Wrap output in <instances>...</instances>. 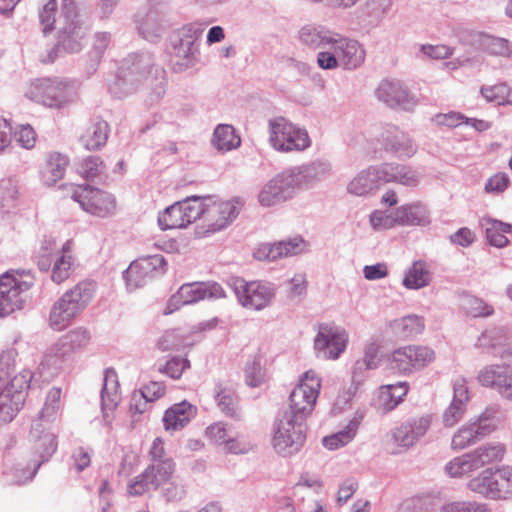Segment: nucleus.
Instances as JSON below:
<instances>
[{"instance_id":"obj_37","label":"nucleus","mask_w":512,"mask_h":512,"mask_svg":"<svg viewBox=\"0 0 512 512\" xmlns=\"http://www.w3.org/2000/svg\"><path fill=\"white\" fill-rule=\"evenodd\" d=\"M478 470L486 465L501 461L506 453V447L500 442H489L471 451Z\"/></svg>"},{"instance_id":"obj_41","label":"nucleus","mask_w":512,"mask_h":512,"mask_svg":"<svg viewBox=\"0 0 512 512\" xmlns=\"http://www.w3.org/2000/svg\"><path fill=\"white\" fill-rule=\"evenodd\" d=\"M241 139L236 134L233 126L219 124L213 134L212 144L219 151H230L240 146Z\"/></svg>"},{"instance_id":"obj_16","label":"nucleus","mask_w":512,"mask_h":512,"mask_svg":"<svg viewBox=\"0 0 512 512\" xmlns=\"http://www.w3.org/2000/svg\"><path fill=\"white\" fill-rule=\"evenodd\" d=\"M348 343V333L340 326L322 323L318 326L314 338V349L317 357L326 360H336L345 351Z\"/></svg>"},{"instance_id":"obj_14","label":"nucleus","mask_w":512,"mask_h":512,"mask_svg":"<svg viewBox=\"0 0 512 512\" xmlns=\"http://www.w3.org/2000/svg\"><path fill=\"white\" fill-rule=\"evenodd\" d=\"M202 213L201 197L191 196L167 207L158 216L162 230L185 228L200 218Z\"/></svg>"},{"instance_id":"obj_50","label":"nucleus","mask_w":512,"mask_h":512,"mask_svg":"<svg viewBox=\"0 0 512 512\" xmlns=\"http://www.w3.org/2000/svg\"><path fill=\"white\" fill-rule=\"evenodd\" d=\"M501 409L498 405L487 407L480 415L472 419L479 425L486 428V434L494 432L502 421Z\"/></svg>"},{"instance_id":"obj_23","label":"nucleus","mask_w":512,"mask_h":512,"mask_svg":"<svg viewBox=\"0 0 512 512\" xmlns=\"http://www.w3.org/2000/svg\"><path fill=\"white\" fill-rule=\"evenodd\" d=\"M470 401L469 388L464 378H457L453 383V398L450 405L442 414V423L445 427L455 426L465 415Z\"/></svg>"},{"instance_id":"obj_15","label":"nucleus","mask_w":512,"mask_h":512,"mask_svg":"<svg viewBox=\"0 0 512 512\" xmlns=\"http://www.w3.org/2000/svg\"><path fill=\"white\" fill-rule=\"evenodd\" d=\"M434 358L435 353L429 347L409 345L394 350L388 362L391 370L407 375L426 367Z\"/></svg>"},{"instance_id":"obj_6","label":"nucleus","mask_w":512,"mask_h":512,"mask_svg":"<svg viewBox=\"0 0 512 512\" xmlns=\"http://www.w3.org/2000/svg\"><path fill=\"white\" fill-rule=\"evenodd\" d=\"M56 436L50 431V425L42 421H33L28 436L27 463L16 468V483L31 480L39 467L56 452Z\"/></svg>"},{"instance_id":"obj_28","label":"nucleus","mask_w":512,"mask_h":512,"mask_svg":"<svg viewBox=\"0 0 512 512\" xmlns=\"http://www.w3.org/2000/svg\"><path fill=\"white\" fill-rule=\"evenodd\" d=\"M120 399L117 373L113 368H107L104 373L101 390V408L103 417L108 424L112 421L109 412H113L116 409Z\"/></svg>"},{"instance_id":"obj_42","label":"nucleus","mask_w":512,"mask_h":512,"mask_svg":"<svg viewBox=\"0 0 512 512\" xmlns=\"http://www.w3.org/2000/svg\"><path fill=\"white\" fill-rule=\"evenodd\" d=\"M151 482L158 489L161 485L168 483L175 472V462L171 458L152 462L146 468Z\"/></svg>"},{"instance_id":"obj_7","label":"nucleus","mask_w":512,"mask_h":512,"mask_svg":"<svg viewBox=\"0 0 512 512\" xmlns=\"http://www.w3.org/2000/svg\"><path fill=\"white\" fill-rule=\"evenodd\" d=\"M307 424L290 413L280 411L271 431V445L283 457L298 453L306 440Z\"/></svg>"},{"instance_id":"obj_24","label":"nucleus","mask_w":512,"mask_h":512,"mask_svg":"<svg viewBox=\"0 0 512 512\" xmlns=\"http://www.w3.org/2000/svg\"><path fill=\"white\" fill-rule=\"evenodd\" d=\"M384 149L399 158H411L417 152L412 138L395 126H388L381 135Z\"/></svg>"},{"instance_id":"obj_11","label":"nucleus","mask_w":512,"mask_h":512,"mask_svg":"<svg viewBox=\"0 0 512 512\" xmlns=\"http://www.w3.org/2000/svg\"><path fill=\"white\" fill-rule=\"evenodd\" d=\"M229 286L236 295L239 304L252 311H262L269 307L276 296V288L274 284L269 282H247L238 277L230 279Z\"/></svg>"},{"instance_id":"obj_21","label":"nucleus","mask_w":512,"mask_h":512,"mask_svg":"<svg viewBox=\"0 0 512 512\" xmlns=\"http://www.w3.org/2000/svg\"><path fill=\"white\" fill-rule=\"evenodd\" d=\"M201 30L193 26H185L181 30L179 42L174 45L172 61L175 71H183L193 65L198 51L196 41L201 35Z\"/></svg>"},{"instance_id":"obj_22","label":"nucleus","mask_w":512,"mask_h":512,"mask_svg":"<svg viewBox=\"0 0 512 512\" xmlns=\"http://www.w3.org/2000/svg\"><path fill=\"white\" fill-rule=\"evenodd\" d=\"M477 379L482 386L494 389L504 399L512 400V366H485L479 371Z\"/></svg>"},{"instance_id":"obj_4","label":"nucleus","mask_w":512,"mask_h":512,"mask_svg":"<svg viewBox=\"0 0 512 512\" xmlns=\"http://www.w3.org/2000/svg\"><path fill=\"white\" fill-rule=\"evenodd\" d=\"M95 291L96 285L85 280L63 293L50 309L49 326L56 331L67 328L89 306Z\"/></svg>"},{"instance_id":"obj_26","label":"nucleus","mask_w":512,"mask_h":512,"mask_svg":"<svg viewBox=\"0 0 512 512\" xmlns=\"http://www.w3.org/2000/svg\"><path fill=\"white\" fill-rule=\"evenodd\" d=\"M90 339L91 335L87 329L77 327L61 336L50 348V352L56 357L63 358L86 347Z\"/></svg>"},{"instance_id":"obj_8","label":"nucleus","mask_w":512,"mask_h":512,"mask_svg":"<svg viewBox=\"0 0 512 512\" xmlns=\"http://www.w3.org/2000/svg\"><path fill=\"white\" fill-rule=\"evenodd\" d=\"M27 95L46 107L61 109L73 101L76 91L70 80L59 77L40 78L32 82Z\"/></svg>"},{"instance_id":"obj_46","label":"nucleus","mask_w":512,"mask_h":512,"mask_svg":"<svg viewBox=\"0 0 512 512\" xmlns=\"http://www.w3.org/2000/svg\"><path fill=\"white\" fill-rule=\"evenodd\" d=\"M512 232V225L498 220H487L485 234L488 242L497 248H503L508 244L506 233Z\"/></svg>"},{"instance_id":"obj_59","label":"nucleus","mask_w":512,"mask_h":512,"mask_svg":"<svg viewBox=\"0 0 512 512\" xmlns=\"http://www.w3.org/2000/svg\"><path fill=\"white\" fill-rule=\"evenodd\" d=\"M484 48L491 55L502 57H510L512 55L509 41L503 38L488 37L484 42Z\"/></svg>"},{"instance_id":"obj_3","label":"nucleus","mask_w":512,"mask_h":512,"mask_svg":"<svg viewBox=\"0 0 512 512\" xmlns=\"http://www.w3.org/2000/svg\"><path fill=\"white\" fill-rule=\"evenodd\" d=\"M330 170L331 166L327 161L316 160L284 170L266 184L273 189L282 202H285L292 199L300 190L307 189L326 178Z\"/></svg>"},{"instance_id":"obj_27","label":"nucleus","mask_w":512,"mask_h":512,"mask_svg":"<svg viewBox=\"0 0 512 512\" xmlns=\"http://www.w3.org/2000/svg\"><path fill=\"white\" fill-rule=\"evenodd\" d=\"M382 183H398L407 187H416L420 183V174L411 166L399 163L379 165Z\"/></svg>"},{"instance_id":"obj_5","label":"nucleus","mask_w":512,"mask_h":512,"mask_svg":"<svg viewBox=\"0 0 512 512\" xmlns=\"http://www.w3.org/2000/svg\"><path fill=\"white\" fill-rule=\"evenodd\" d=\"M32 373L22 370L14 373V367L0 360V422H10L25 402Z\"/></svg>"},{"instance_id":"obj_44","label":"nucleus","mask_w":512,"mask_h":512,"mask_svg":"<svg viewBox=\"0 0 512 512\" xmlns=\"http://www.w3.org/2000/svg\"><path fill=\"white\" fill-rule=\"evenodd\" d=\"M214 397L219 409L229 417H238V401L235 392L223 384L215 386Z\"/></svg>"},{"instance_id":"obj_13","label":"nucleus","mask_w":512,"mask_h":512,"mask_svg":"<svg viewBox=\"0 0 512 512\" xmlns=\"http://www.w3.org/2000/svg\"><path fill=\"white\" fill-rule=\"evenodd\" d=\"M71 189V199L91 215L104 218L115 213L116 199L112 194L88 185L71 186Z\"/></svg>"},{"instance_id":"obj_43","label":"nucleus","mask_w":512,"mask_h":512,"mask_svg":"<svg viewBox=\"0 0 512 512\" xmlns=\"http://www.w3.org/2000/svg\"><path fill=\"white\" fill-rule=\"evenodd\" d=\"M359 424L360 420H358L357 418H353L352 420L349 421V423L346 425L344 429L330 436L324 437L322 440L324 447H326L329 450H335L348 444L356 436Z\"/></svg>"},{"instance_id":"obj_30","label":"nucleus","mask_w":512,"mask_h":512,"mask_svg":"<svg viewBox=\"0 0 512 512\" xmlns=\"http://www.w3.org/2000/svg\"><path fill=\"white\" fill-rule=\"evenodd\" d=\"M488 436L486 428L479 426L472 418L461 425L454 433L451 440V449L454 451L464 450L483 438Z\"/></svg>"},{"instance_id":"obj_34","label":"nucleus","mask_w":512,"mask_h":512,"mask_svg":"<svg viewBox=\"0 0 512 512\" xmlns=\"http://www.w3.org/2000/svg\"><path fill=\"white\" fill-rule=\"evenodd\" d=\"M86 35L85 29L81 24H76L73 20L61 28L58 36V43L66 53H78L83 48V39Z\"/></svg>"},{"instance_id":"obj_58","label":"nucleus","mask_w":512,"mask_h":512,"mask_svg":"<svg viewBox=\"0 0 512 512\" xmlns=\"http://www.w3.org/2000/svg\"><path fill=\"white\" fill-rule=\"evenodd\" d=\"M57 11V1L48 0L39 12V20L44 35H47L54 29L55 15Z\"/></svg>"},{"instance_id":"obj_1","label":"nucleus","mask_w":512,"mask_h":512,"mask_svg":"<svg viewBox=\"0 0 512 512\" xmlns=\"http://www.w3.org/2000/svg\"><path fill=\"white\" fill-rule=\"evenodd\" d=\"M297 40L305 49L318 51L316 63L323 70H334L340 66L354 70L365 60V49L357 40L324 25H303L297 32Z\"/></svg>"},{"instance_id":"obj_18","label":"nucleus","mask_w":512,"mask_h":512,"mask_svg":"<svg viewBox=\"0 0 512 512\" xmlns=\"http://www.w3.org/2000/svg\"><path fill=\"white\" fill-rule=\"evenodd\" d=\"M166 264L165 258L160 254L140 257L133 261L123 272L127 289L133 291L143 286L149 279L162 275Z\"/></svg>"},{"instance_id":"obj_17","label":"nucleus","mask_w":512,"mask_h":512,"mask_svg":"<svg viewBox=\"0 0 512 512\" xmlns=\"http://www.w3.org/2000/svg\"><path fill=\"white\" fill-rule=\"evenodd\" d=\"M374 93L378 101L392 109L412 111L418 104L415 95L406 84L396 78L381 80Z\"/></svg>"},{"instance_id":"obj_63","label":"nucleus","mask_w":512,"mask_h":512,"mask_svg":"<svg viewBox=\"0 0 512 512\" xmlns=\"http://www.w3.org/2000/svg\"><path fill=\"white\" fill-rule=\"evenodd\" d=\"M399 403H401V401L394 398L389 387H385L384 385L380 387L376 399V407L381 413H388L392 411L399 405Z\"/></svg>"},{"instance_id":"obj_53","label":"nucleus","mask_w":512,"mask_h":512,"mask_svg":"<svg viewBox=\"0 0 512 512\" xmlns=\"http://www.w3.org/2000/svg\"><path fill=\"white\" fill-rule=\"evenodd\" d=\"M440 512H492L486 503L462 500L447 503L441 507Z\"/></svg>"},{"instance_id":"obj_48","label":"nucleus","mask_w":512,"mask_h":512,"mask_svg":"<svg viewBox=\"0 0 512 512\" xmlns=\"http://www.w3.org/2000/svg\"><path fill=\"white\" fill-rule=\"evenodd\" d=\"M446 473L451 477H462L478 470L471 452L455 457L445 466Z\"/></svg>"},{"instance_id":"obj_39","label":"nucleus","mask_w":512,"mask_h":512,"mask_svg":"<svg viewBox=\"0 0 512 512\" xmlns=\"http://www.w3.org/2000/svg\"><path fill=\"white\" fill-rule=\"evenodd\" d=\"M108 134V123L106 121H97L80 137V141L87 150H97L106 144Z\"/></svg>"},{"instance_id":"obj_55","label":"nucleus","mask_w":512,"mask_h":512,"mask_svg":"<svg viewBox=\"0 0 512 512\" xmlns=\"http://www.w3.org/2000/svg\"><path fill=\"white\" fill-rule=\"evenodd\" d=\"M73 257L71 254H62L56 259L53 268L51 278L52 280L60 284L69 278L72 272Z\"/></svg>"},{"instance_id":"obj_49","label":"nucleus","mask_w":512,"mask_h":512,"mask_svg":"<svg viewBox=\"0 0 512 512\" xmlns=\"http://www.w3.org/2000/svg\"><path fill=\"white\" fill-rule=\"evenodd\" d=\"M61 389L53 387L49 390L46 396V400L43 408L41 409L39 416L34 421H42L45 424L50 425L55 420L57 412L60 408Z\"/></svg>"},{"instance_id":"obj_25","label":"nucleus","mask_w":512,"mask_h":512,"mask_svg":"<svg viewBox=\"0 0 512 512\" xmlns=\"http://www.w3.org/2000/svg\"><path fill=\"white\" fill-rule=\"evenodd\" d=\"M304 250V240L301 237L262 244L255 252L258 260L275 261L282 257L293 256Z\"/></svg>"},{"instance_id":"obj_47","label":"nucleus","mask_w":512,"mask_h":512,"mask_svg":"<svg viewBox=\"0 0 512 512\" xmlns=\"http://www.w3.org/2000/svg\"><path fill=\"white\" fill-rule=\"evenodd\" d=\"M493 470L496 500L512 498V466H501Z\"/></svg>"},{"instance_id":"obj_57","label":"nucleus","mask_w":512,"mask_h":512,"mask_svg":"<svg viewBox=\"0 0 512 512\" xmlns=\"http://www.w3.org/2000/svg\"><path fill=\"white\" fill-rule=\"evenodd\" d=\"M150 490H156V488L151 482L146 469L132 479L127 485V492L130 496H141Z\"/></svg>"},{"instance_id":"obj_2","label":"nucleus","mask_w":512,"mask_h":512,"mask_svg":"<svg viewBox=\"0 0 512 512\" xmlns=\"http://www.w3.org/2000/svg\"><path fill=\"white\" fill-rule=\"evenodd\" d=\"M157 83L153 89L152 101H159L165 94L164 70L152 63L149 55H137L131 62H125L109 91L114 97L122 98L134 93L143 82Z\"/></svg>"},{"instance_id":"obj_33","label":"nucleus","mask_w":512,"mask_h":512,"mask_svg":"<svg viewBox=\"0 0 512 512\" xmlns=\"http://www.w3.org/2000/svg\"><path fill=\"white\" fill-rule=\"evenodd\" d=\"M196 414V407L187 401L176 403L165 411L164 427L167 431L182 429Z\"/></svg>"},{"instance_id":"obj_29","label":"nucleus","mask_w":512,"mask_h":512,"mask_svg":"<svg viewBox=\"0 0 512 512\" xmlns=\"http://www.w3.org/2000/svg\"><path fill=\"white\" fill-rule=\"evenodd\" d=\"M381 183L379 165L370 166L356 174L348 183L347 191L355 196H368L377 191Z\"/></svg>"},{"instance_id":"obj_54","label":"nucleus","mask_w":512,"mask_h":512,"mask_svg":"<svg viewBox=\"0 0 512 512\" xmlns=\"http://www.w3.org/2000/svg\"><path fill=\"white\" fill-rule=\"evenodd\" d=\"M463 305L466 313L474 318L489 317L494 313L493 306L478 297H466Z\"/></svg>"},{"instance_id":"obj_52","label":"nucleus","mask_w":512,"mask_h":512,"mask_svg":"<svg viewBox=\"0 0 512 512\" xmlns=\"http://www.w3.org/2000/svg\"><path fill=\"white\" fill-rule=\"evenodd\" d=\"M506 340V331L502 327L485 330L477 339L475 346L479 348H495Z\"/></svg>"},{"instance_id":"obj_60","label":"nucleus","mask_w":512,"mask_h":512,"mask_svg":"<svg viewBox=\"0 0 512 512\" xmlns=\"http://www.w3.org/2000/svg\"><path fill=\"white\" fill-rule=\"evenodd\" d=\"M370 224L374 230H387L398 225L396 221V211L394 210L391 214H386L382 211H374L370 215Z\"/></svg>"},{"instance_id":"obj_12","label":"nucleus","mask_w":512,"mask_h":512,"mask_svg":"<svg viewBox=\"0 0 512 512\" xmlns=\"http://www.w3.org/2000/svg\"><path fill=\"white\" fill-rule=\"evenodd\" d=\"M268 127L270 144L279 152L302 151L310 146L307 131L284 117L270 119Z\"/></svg>"},{"instance_id":"obj_9","label":"nucleus","mask_w":512,"mask_h":512,"mask_svg":"<svg viewBox=\"0 0 512 512\" xmlns=\"http://www.w3.org/2000/svg\"><path fill=\"white\" fill-rule=\"evenodd\" d=\"M30 273L9 271L0 276V317L21 310L33 286Z\"/></svg>"},{"instance_id":"obj_31","label":"nucleus","mask_w":512,"mask_h":512,"mask_svg":"<svg viewBox=\"0 0 512 512\" xmlns=\"http://www.w3.org/2000/svg\"><path fill=\"white\" fill-rule=\"evenodd\" d=\"M163 15L156 8L140 10L135 15V23L143 38L153 41L162 30Z\"/></svg>"},{"instance_id":"obj_51","label":"nucleus","mask_w":512,"mask_h":512,"mask_svg":"<svg viewBox=\"0 0 512 512\" xmlns=\"http://www.w3.org/2000/svg\"><path fill=\"white\" fill-rule=\"evenodd\" d=\"M77 171L83 178L92 180L104 173L105 165L99 157L89 156L79 162Z\"/></svg>"},{"instance_id":"obj_56","label":"nucleus","mask_w":512,"mask_h":512,"mask_svg":"<svg viewBox=\"0 0 512 512\" xmlns=\"http://www.w3.org/2000/svg\"><path fill=\"white\" fill-rule=\"evenodd\" d=\"M233 431L228 424L216 422L206 428V436L212 443L223 447L227 438L232 437Z\"/></svg>"},{"instance_id":"obj_35","label":"nucleus","mask_w":512,"mask_h":512,"mask_svg":"<svg viewBox=\"0 0 512 512\" xmlns=\"http://www.w3.org/2000/svg\"><path fill=\"white\" fill-rule=\"evenodd\" d=\"M203 299H205V290H203V282L183 284L179 288L177 293L173 295L169 300L167 307L168 310L165 311V314L172 313L180 305L195 303Z\"/></svg>"},{"instance_id":"obj_32","label":"nucleus","mask_w":512,"mask_h":512,"mask_svg":"<svg viewBox=\"0 0 512 512\" xmlns=\"http://www.w3.org/2000/svg\"><path fill=\"white\" fill-rule=\"evenodd\" d=\"M395 211L400 226H427L431 223L429 210L421 202L402 205Z\"/></svg>"},{"instance_id":"obj_61","label":"nucleus","mask_w":512,"mask_h":512,"mask_svg":"<svg viewBox=\"0 0 512 512\" xmlns=\"http://www.w3.org/2000/svg\"><path fill=\"white\" fill-rule=\"evenodd\" d=\"M507 91L508 86L505 83L484 86L481 88V94L488 102H494L499 105L505 104Z\"/></svg>"},{"instance_id":"obj_19","label":"nucleus","mask_w":512,"mask_h":512,"mask_svg":"<svg viewBox=\"0 0 512 512\" xmlns=\"http://www.w3.org/2000/svg\"><path fill=\"white\" fill-rule=\"evenodd\" d=\"M203 219L207 232H217L226 228L239 214L240 208L233 201L211 202L210 198L201 197Z\"/></svg>"},{"instance_id":"obj_45","label":"nucleus","mask_w":512,"mask_h":512,"mask_svg":"<svg viewBox=\"0 0 512 512\" xmlns=\"http://www.w3.org/2000/svg\"><path fill=\"white\" fill-rule=\"evenodd\" d=\"M431 275L422 261H416L406 272L403 285L408 289H420L429 285Z\"/></svg>"},{"instance_id":"obj_38","label":"nucleus","mask_w":512,"mask_h":512,"mask_svg":"<svg viewBox=\"0 0 512 512\" xmlns=\"http://www.w3.org/2000/svg\"><path fill=\"white\" fill-rule=\"evenodd\" d=\"M494 470L488 468L478 476L469 480L467 487L470 491L487 499L496 500Z\"/></svg>"},{"instance_id":"obj_10","label":"nucleus","mask_w":512,"mask_h":512,"mask_svg":"<svg viewBox=\"0 0 512 512\" xmlns=\"http://www.w3.org/2000/svg\"><path fill=\"white\" fill-rule=\"evenodd\" d=\"M320 388L321 379L317 373L313 370L305 372L300 378L299 383L291 391L289 406L283 412L290 413L306 422L314 409Z\"/></svg>"},{"instance_id":"obj_64","label":"nucleus","mask_w":512,"mask_h":512,"mask_svg":"<svg viewBox=\"0 0 512 512\" xmlns=\"http://www.w3.org/2000/svg\"><path fill=\"white\" fill-rule=\"evenodd\" d=\"M245 380L250 387H258L264 381V371L259 359H254L245 368Z\"/></svg>"},{"instance_id":"obj_36","label":"nucleus","mask_w":512,"mask_h":512,"mask_svg":"<svg viewBox=\"0 0 512 512\" xmlns=\"http://www.w3.org/2000/svg\"><path fill=\"white\" fill-rule=\"evenodd\" d=\"M389 327L398 338L408 339L421 334L425 325L421 317L408 315L391 321Z\"/></svg>"},{"instance_id":"obj_62","label":"nucleus","mask_w":512,"mask_h":512,"mask_svg":"<svg viewBox=\"0 0 512 512\" xmlns=\"http://www.w3.org/2000/svg\"><path fill=\"white\" fill-rule=\"evenodd\" d=\"M250 448V443L236 431L232 432V437L227 438L222 447L224 452L231 454H245Z\"/></svg>"},{"instance_id":"obj_20","label":"nucleus","mask_w":512,"mask_h":512,"mask_svg":"<svg viewBox=\"0 0 512 512\" xmlns=\"http://www.w3.org/2000/svg\"><path fill=\"white\" fill-rule=\"evenodd\" d=\"M434 420L432 414L411 417L396 427L392 433L396 445L404 450L413 447L430 429Z\"/></svg>"},{"instance_id":"obj_40","label":"nucleus","mask_w":512,"mask_h":512,"mask_svg":"<svg viewBox=\"0 0 512 512\" xmlns=\"http://www.w3.org/2000/svg\"><path fill=\"white\" fill-rule=\"evenodd\" d=\"M68 164L69 160L65 155L58 152L51 153L42 172L44 183L52 185L60 180L64 176Z\"/></svg>"}]
</instances>
